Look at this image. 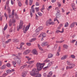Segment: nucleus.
<instances>
[{
  "instance_id": "nucleus-1",
  "label": "nucleus",
  "mask_w": 77,
  "mask_h": 77,
  "mask_svg": "<svg viewBox=\"0 0 77 77\" xmlns=\"http://www.w3.org/2000/svg\"><path fill=\"white\" fill-rule=\"evenodd\" d=\"M45 65V63H37L36 64L37 69H34L30 73V75L32 76H35L36 74L39 73V71H41L44 66Z\"/></svg>"
},
{
  "instance_id": "nucleus-2",
  "label": "nucleus",
  "mask_w": 77,
  "mask_h": 77,
  "mask_svg": "<svg viewBox=\"0 0 77 77\" xmlns=\"http://www.w3.org/2000/svg\"><path fill=\"white\" fill-rule=\"evenodd\" d=\"M15 12V10H13L12 11V15H10L9 16V18H11V17H12V20L11 19H10L9 20V26L10 27H11L12 26V23H15V19H13V18H14V12Z\"/></svg>"
},
{
  "instance_id": "nucleus-3",
  "label": "nucleus",
  "mask_w": 77,
  "mask_h": 77,
  "mask_svg": "<svg viewBox=\"0 0 77 77\" xmlns=\"http://www.w3.org/2000/svg\"><path fill=\"white\" fill-rule=\"evenodd\" d=\"M66 63L67 65L69 66H67L66 67V69H72V68H74V67L75 66V64L71 63L70 61H67Z\"/></svg>"
},
{
  "instance_id": "nucleus-4",
  "label": "nucleus",
  "mask_w": 77,
  "mask_h": 77,
  "mask_svg": "<svg viewBox=\"0 0 77 77\" xmlns=\"http://www.w3.org/2000/svg\"><path fill=\"white\" fill-rule=\"evenodd\" d=\"M23 21L21 20L20 22V24L19 26H18L17 27V31H19L20 29H21L23 28Z\"/></svg>"
},
{
  "instance_id": "nucleus-5",
  "label": "nucleus",
  "mask_w": 77,
  "mask_h": 77,
  "mask_svg": "<svg viewBox=\"0 0 77 77\" xmlns=\"http://www.w3.org/2000/svg\"><path fill=\"white\" fill-rule=\"evenodd\" d=\"M30 26V24L29 23V24L26 26V27L25 28V30H23V33H26L27 31L29 29V27Z\"/></svg>"
},
{
  "instance_id": "nucleus-6",
  "label": "nucleus",
  "mask_w": 77,
  "mask_h": 77,
  "mask_svg": "<svg viewBox=\"0 0 77 77\" xmlns=\"http://www.w3.org/2000/svg\"><path fill=\"white\" fill-rule=\"evenodd\" d=\"M30 50H27L23 52V54L24 55H27V54H28L30 53Z\"/></svg>"
},
{
  "instance_id": "nucleus-7",
  "label": "nucleus",
  "mask_w": 77,
  "mask_h": 77,
  "mask_svg": "<svg viewBox=\"0 0 77 77\" xmlns=\"http://www.w3.org/2000/svg\"><path fill=\"white\" fill-rule=\"evenodd\" d=\"M46 36V34L45 33H42L39 36H38V38H41V37H42V38H44Z\"/></svg>"
},
{
  "instance_id": "nucleus-8",
  "label": "nucleus",
  "mask_w": 77,
  "mask_h": 77,
  "mask_svg": "<svg viewBox=\"0 0 77 77\" xmlns=\"http://www.w3.org/2000/svg\"><path fill=\"white\" fill-rule=\"evenodd\" d=\"M51 19H50L49 20H48L47 21H46V25L47 26H48V25H50V23H51Z\"/></svg>"
},
{
  "instance_id": "nucleus-9",
  "label": "nucleus",
  "mask_w": 77,
  "mask_h": 77,
  "mask_svg": "<svg viewBox=\"0 0 77 77\" xmlns=\"http://www.w3.org/2000/svg\"><path fill=\"white\" fill-rule=\"evenodd\" d=\"M64 31V29H63V28H62V31H60V30H59L57 29L56 30V31H55V33H59V32L63 33Z\"/></svg>"
},
{
  "instance_id": "nucleus-10",
  "label": "nucleus",
  "mask_w": 77,
  "mask_h": 77,
  "mask_svg": "<svg viewBox=\"0 0 77 77\" xmlns=\"http://www.w3.org/2000/svg\"><path fill=\"white\" fill-rule=\"evenodd\" d=\"M15 71V70L14 69H12L11 70L8 69L6 70V72L7 74H9L10 72H13Z\"/></svg>"
},
{
  "instance_id": "nucleus-11",
  "label": "nucleus",
  "mask_w": 77,
  "mask_h": 77,
  "mask_svg": "<svg viewBox=\"0 0 77 77\" xmlns=\"http://www.w3.org/2000/svg\"><path fill=\"white\" fill-rule=\"evenodd\" d=\"M60 51V46H59V49L58 50V51L57 52V53L56 54V56H59L60 54H59V52Z\"/></svg>"
},
{
  "instance_id": "nucleus-12",
  "label": "nucleus",
  "mask_w": 77,
  "mask_h": 77,
  "mask_svg": "<svg viewBox=\"0 0 77 77\" xmlns=\"http://www.w3.org/2000/svg\"><path fill=\"white\" fill-rule=\"evenodd\" d=\"M67 57H68V55H65L61 58V60H64V59H66Z\"/></svg>"
},
{
  "instance_id": "nucleus-13",
  "label": "nucleus",
  "mask_w": 77,
  "mask_h": 77,
  "mask_svg": "<svg viewBox=\"0 0 77 77\" xmlns=\"http://www.w3.org/2000/svg\"><path fill=\"white\" fill-rule=\"evenodd\" d=\"M32 53L33 54L38 55V52H37V51L35 49H34L32 51Z\"/></svg>"
},
{
  "instance_id": "nucleus-14",
  "label": "nucleus",
  "mask_w": 77,
  "mask_h": 77,
  "mask_svg": "<svg viewBox=\"0 0 77 77\" xmlns=\"http://www.w3.org/2000/svg\"><path fill=\"white\" fill-rule=\"evenodd\" d=\"M48 45V43L47 42H43L41 44V45L42 47H44V46H45V45Z\"/></svg>"
},
{
  "instance_id": "nucleus-15",
  "label": "nucleus",
  "mask_w": 77,
  "mask_h": 77,
  "mask_svg": "<svg viewBox=\"0 0 77 77\" xmlns=\"http://www.w3.org/2000/svg\"><path fill=\"white\" fill-rule=\"evenodd\" d=\"M36 40V38H32L31 40H29V42H34Z\"/></svg>"
},
{
  "instance_id": "nucleus-16",
  "label": "nucleus",
  "mask_w": 77,
  "mask_h": 77,
  "mask_svg": "<svg viewBox=\"0 0 77 77\" xmlns=\"http://www.w3.org/2000/svg\"><path fill=\"white\" fill-rule=\"evenodd\" d=\"M75 22H73L72 24H71L70 27L71 28H72V27H74V26H75Z\"/></svg>"
},
{
  "instance_id": "nucleus-17",
  "label": "nucleus",
  "mask_w": 77,
  "mask_h": 77,
  "mask_svg": "<svg viewBox=\"0 0 77 77\" xmlns=\"http://www.w3.org/2000/svg\"><path fill=\"white\" fill-rule=\"evenodd\" d=\"M27 74V72L25 71L22 73V76L23 77H24Z\"/></svg>"
},
{
  "instance_id": "nucleus-18",
  "label": "nucleus",
  "mask_w": 77,
  "mask_h": 77,
  "mask_svg": "<svg viewBox=\"0 0 77 77\" xmlns=\"http://www.w3.org/2000/svg\"><path fill=\"white\" fill-rule=\"evenodd\" d=\"M13 41L14 42H19V40L18 39H17L14 38L13 39Z\"/></svg>"
},
{
  "instance_id": "nucleus-19",
  "label": "nucleus",
  "mask_w": 77,
  "mask_h": 77,
  "mask_svg": "<svg viewBox=\"0 0 77 77\" xmlns=\"http://www.w3.org/2000/svg\"><path fill=\"white\" fill-rule=\"evenodd\" d=\"M64 41H65V40H63L62 41H57L56 42V43H62V42H64Z\"/></svg>"
},
{
  "instance_id": "nucleus-20",
  "label": "nucleus",
  "mask_w": 77,
  "mask_h": 77,
  "mask_svg": "<svg viewBox=\"0 0 77 77\" xmlns=\"http://www.w3.org/2000/svg\"><path fill=\"white\" fill-rule=\"evenodd\" d=\"M27 66V65H24L22 66H21L20 68V69H23V68H24L25 67H26Z\"/></svg>"
},
{
  "instance_id": "nucleus-21",
  "label": "nucleus",
  "mask_w": 77,
  "mask_h": 77,
  "mask_svg": "<svg viewBox=\"0 0 77 77\" xmlns=\"http://www.w3.org/2000/svg\"><path fill=\"white\" fill-rule=\"evenodd\" d=\"M24 43L23 42H22V43H21L20 47V48H19V50H21L22 47L23 45H24Z\"/></svg>"
},
{
  "instance_id": "nucleus-22",
  "label": "nucleus",
  "mask_w": 77,
  "mask_h": 77,
  "mask_svg": "<svg viewBox=\"0 0 77 77\" xmlns=\"http://www.w3.org/2000/svg\"><path fill=\"white\" fill-rule=\"evenodd\" d=\"M26 63H29V64H31V63H34V61H28L26 62Z\"/></svg>"
},
{
  "instance_id": "nucleus-23",
  "label": "nucleus",
  "mask_w": 77,
  "mask_h": 77,
  "mask_svg": "<svg viewBox=\"0 0 77 77\" xmlns=\"http://www.w3.org/2000/svg\"><path fill=\"white\" fill-rule=\"evenodd\" d=\"M60 13H56V16L58 18H60Z\"/></svg>"
},
{
  "instance_id": "nucleus-24",
  "label": "nucleus",
  "mask_w": 77,
  "mask_h": 77,
  "mask_svg": "<svg viewBox=\"0 0 77 77\" xmlns=\"http://www.w3.org/2000/svg\"><path fill=\"white\" fill-rule=\"evenodd\" d=\"M53 55L52 54H50L48 55L49 58H51V57H53Z\"/></svg>"
},
{
  "instance_id": "nucleus-25",
  "label": "nucleus",
  "mask_w": 77,
  "mask_h": 77,
  "mask_svg": "<svg viewBox=\"0 0 77 77\" xmlns=\"http://www.w3.org/2000/svg\"><path fill=\"white\" fill-rule=\"evenodd\" d=\"M37 73L36 75L35 76V77H41V74L40 73Z\"/></svg>"
},
{
  "instance_id": "nucleus-26",
  "label": "nucleus",
  "mask_w": 77,
  "mask_h": 77,
  "mask_svg": "<svg viewBox=\"0 0 77 77\" xmlns=\"http://www.w3.org/2000/svg\"><path fill=\"white\" fill-rule=\"evenodd\" d=\"M7 28H8V24L6 23L4 28V30L5 31V30H6V29H7Z\"/></svg>"
},
{
  "instance_id": "nucleus-27",
  "label": "nucleus",
  "mask_w": 77,
  "mask_h": 77,
  "mask_svg": "<svg viewBox=\"0 0 77 77\" xmlns=\"http://www.w3.org/2000/svg\"><path fill=\"white\" fill-rule=\"evenodd\" d=\"M33 3V0H29V6H31L32 4Z\"/></svg>"
},
{
  "instance_id": "nucleus-28",
  "label": "nucleus",
  "mask_w": 77,
  "mask_h": 77,
  "mask_svg": "<svg viewBox=\"0 0 77 77\" xmlns=\"http://www.w3.org/2000/svg\"><path fill=\"white\" fill-rule=\"evenodd\" d=\"M11 39H9L7 41L5 42V44H8V43L11 42Z\"/></svg>"
},
{
  "instance_id": "nucleus-29",
  "label": "nucleus",
  "mask_w": 77,
  "mask_h": 77,
  "mask_svg": "<svg viewBox=\"0 0 77 77\" xmlns=\"http://www.w3.org/2000/svg\"><path fill=\"white\" fill-rule=\"evenodd\" d=\"M63 47L64 48H65L66 49H67V48H68V46L66 45H63Z\"/></svg>"
},
{
  "instance_id": "nucleus-30",
  "label": "nucleus",
  "mask_w": 77,
  "mask_h": 77,
  "mask_svg": "<svg viewBox=\"0 0 77 77\" xmlns=\"http://www.w3.org/2000/svg\"><path fill=\"white\" fill-rule=\"evenodd\" d=\"M69 25V23H68L66 22L65 23L64 26L65 27H68Z\"/></svg>"
},
{
  "instance_id": "nucleus-31",
  "label": "nucleus",
  "mask_w": 77,
  "mask_h": 77,
  "mask_svg": "<svg viewBox=\"0 0 77 77\" xmlns=\"http://www.w3.org/2000/svg\"><path fill=\"white\" fill-rule=\"evenodd\" d=\"M71 57L72 58V59H75V56H74V55H71L70 56V57H69V58H71Z\"/></svg>"
},
{
  "instance_id": "nucleus-32",
  "label": "nucleus",
  "mask_w": 77,
  "mask_h": 77,
  "mask_svg": "<svg viewBox=\"0 0 77 77\" xmlns=\"http://www.w3.org/2000/svg\"><path fill=\"white\" fill-rule=\"evenodd\" d=\"M25 57L27 59L28 61H29V60H31V58H29V57L26 56Z\"/></svg>"
},
{
  "instance_id": "nucleus-33",
  "label": "nucleus",
  "mask_w": 77,
  "mask_h": 77,
  "mask_svg": "<svg viewBox=\"0 0 77 77\" xmlns=\"http://www.w3.org/2000/svg\"><path fill=\"white\" fill-rule=\"evenodd\" d=\"M5 68H6V66H5V65H4L1 67V69H5Z\"/></svg>"
},
{
  "instance_id": "nucleus-34",
  "label": "nucleus",
  "mask_w": 77,
  "mask_h": 77,
  "mask_svg": "<svg viewBox=\"0 0 77 77\" xmlns=\"http://www.w3.org/2000/svg\"><path fill=\"white\" fill-rule=\"evenodd\" d=\"M57 18H58L57 17H55L54 20V21H57L58 22V23H59V21L58 20H57Z\"/></svg>"
},
{
  "instance_id": "nucleus-35",
  "label": "nucleus",
  "mask_w": 77,
  "mask_h": 77,
  "mask_svg": "<svg viewBox=\"0 0 77 77\" xmlns=\"http://www.w3.org/2000/svg\"><path fill=\"white\" fill-rule=\"evenodd\" d=\"M40 30L38 28L35 30V32H36V33H38V32H40Z\"/></svg>"
},
{
  "instance_id": "nucleus-36",
  "label": "nucleus",
  "mask_w": 77,
  "mask_h": 77,
  "mask_svg": "<svg viewBox=\"0 0 77 77\" xmlns=\"http://www.w3.org/2000/svg\"><path fill=\"white\" fill-rule=\"evenodd\" d=\"M37 14L40 17H41V16L42 15V13H41L40 12H38Z\"/></svg>"
},
{
  "instance_id": "nucleus-37",
  "label": "nucleus",
  "mask_w": 77,
  "mask_h": 77,
  "mask_svg": "<svg viewBox=\"0 0 77 77\" xmlns=\"http://www.w3.org/2000/svg\"><path fill=\"white\" fill-rule=\"evenodd\" d=\"M38 45L39 50H43V49H42V48H41V46H40V45H39V44H38Z\"/></svg>"
},
{
  "instance_id": "nucleus-38",
  "label": "nucleus",
  "mask_w": 77,
  "mask_h": 77,
  "mask_svg": "<svg viewBox=\"0 0 77 77\" xmlns=\"http://www.w3.org/2000/svg\"><path fill=\"white\" fill-rule=\"evenodd\" d=\"M9 1H10V0H8L6 2V5H7L8 7V5H9Z\"/></svg>"
},
{
  "instance_id": "nucleus-39",
  "label": "nucleus",
  "mask_w": 77,
  "mask_h": 77,
  "mask_svg": "<svg viewBox=\"0 0 77 77\" xmlns=\"http://www.w3.org/2000/svg\"><path fill=\"white\" fill-rule=\"evenodd\" d=\"M71 6L72 8H75V4L74 3H72L71 4Z\"/></svg>"
},
{
  "instance_id": "nucleus-40",
  "label": "nucleus",
  "mask_w": 77,
  "mask_h": 77,
  "mask_svg": "<svg viewBox=\"0 0 77 77\" xmlns=\"http://www.w3.org/2000/svg\"><path fill=\"white\" fill-rule=\"evenodd\" d=\"M38 29H39V30L41 31V30H42V29H43V27L42 26H40L38 28Z\"/></svg>"
},
{
  "instance_id": "nucleus-41",
  "label": "nucleus",
  "mask_w": 77,
  "mask_h": 77,
  "mask_svg": "<svg viewBox=\"0 0 77 77\" xmlns=\"http://www.w3.org/2000/svg\"><path fill=\"white\" fill-rule=\"evenodd\" d=\"M35 5L36 6H38L39 5V3L38 2H36L35 3Z\"/></svg>"
},
{
  "instance_id": "nucleus-42",
  "label": "nucleus",
  "mask_w": 77,
  "mask_h": 77,
  "mask_svg": "<svg viewBox=\"0 0 77 77\" xmlns=\"http://www.w3.org/2000/svg\"><path fill=\"white\" fill-rule=\"evenodd\" d=\"M6 66L8 67H11V64H10V63H7L6 64Z\"/></svg>"
},
{
  "instance_id": "nucleus-43",
  "label": "nucleus",
  "mask_w": 77,
  "mask_h": 77,
  "mask_svg": "<svg viewBox=\"0 0 77 77\" xmlns=\"http://www.w3.org/2000/svg\"><path fill=\"white\" fill-rule=\"evenodd\" d=\"M8 75V74L5 73L4 74H3V75H2V77H6V75Z\"/></svg>"
},
{
  "instance_id": "nucleus-44",
  "label": "nucleus",
  "mask_w": 77,
  "mask_h": 77,
  "mask_svg": "<svg viewBox=\"0 0 77 77\" xmlns=\"http://www.w3.org/2000/svg\"><path fill=\"white\" fill-rule=\"evenodd\" d=\"M50 62V60H46L44 61V63H47V62Z\"/></svg>"
},
{
  "instance_id": "nucleus-45",
  "label": "nucleus",
  "mask_w": 77,
  "mask_h": 77,
  "mask_svg": "<svg viewBox=\"0 0 77 77\" xmlns=\"http://www.w3.org/2000/svg\"><path fill=\"white\" fill-rule=\"evenodd\" d=\"M51 65H52V62H51L48 63V66H51Z\"/></svg>"
},
{
  "instance_id": "nucleus-46",
  "label": "nucleus",
  "mask_w": 77,
  "mask_h": 77,
  "mask_svg": "<svg viewBox=\"0 0 77 77\" xmlns=\"http://www.w3.org/2000/svg\"><path fill=\"white\" fill-rule=\"evenodd\" d=\"M17 63L18 65H20L21 63V60H19L17 61Z\"/></svg>"
},
{
  "instance_id": "nucleus-47",
  "label": "nucleus",
  "mask_w": 77,
  "mask_h": 77,
  "mask_svg": "<svg viewBox=\"0 0 77 77\" xmlns=\"http://www.w3.org/2000/svg\"><path fill=\"white\" fill-rule=\"evenodd\" d=\"M5 16L6 18V20H7L8 19V15L6 14V13H5Z\"/></svg>"
},
{
  "instance_id": "nucleus-48",
  "label": "nucleus",
  "mask_w": 77,
  "mask_h": 77,
  "mask_svg": "<svg viewBox=\"0 0 77 77\" xmlns=\"http://www.w3.org/2000/svg\"><path fill=\"white\" fill-rule=\"evenodd\" d=\"M26 45H28V46H30V45H31V43H30L28 42L26 43Z\"/></svg>"
},
{
  "instance_id": "nucleus-49",
  "label": "nucleus",
  "mask_w": 77,
  "mask_h": 77,
  "mask_svg": "<svg viewBox=\"0 0 77 77\" xmlns=\"http://www.w3.org/2000/svg\"><path fill=\"white\" fill-rule=\"evenodd\" d=\"M12 28H11L9 30V32H10V33H11V32H12Z\"/></svg>"
},
{
  "instance_id": "nucleus-50",
  "label": "nucleus",
  "mask_w": 77,
  "mask_h": 77,
  "mask_svg": "<svg viewBox=\"0 0 77 77\" xmlns=\"http://www.w3.org/2000/svg\"><path fill=\"white\" fill-rule=\"evenodd\" d=\"M51 24L54 25V22H51V23H50V25H51Z\"/></svg>"
},
{
  "instance_id": "nucleus-51",
  "label": "nucleus",
  "mask_w": 77,
  "mask_h": 77,
  "mask_svg": "<svg viewBox=\"0 0 77 77\" xmlns=\"http://www.w3.org/2000/svg\"><path fill=\"white\" fill-rule=\"evenodd\" d=\"M18 4L19 6H21L22 5H21V2H18Z\"/></svg>"
},
{
  "instance_id": "nucleus-52",
  "label": "nucleus",
  "mask_w": 77,
  "mask_h": 77,
  "mask_svg": "<svg viewBox=\"0 0 77 77\" xmlns=\"http://www.w3.org/2000/svg\"><path fill=\"white\" fill-rule=\"evenodd\" d=\"M8 13L9 14L11 13V10L10 9V8H8Z\"/></svg>"
},
{
  "instance_id": "nucleus-53",
  "label": "nucleus",
  "mask_w": 77,
  "mask_h": 77,
  "mask_svg": "<svg viewBox=\"0 0 77 77\" xmlns=\"http://www.w3.org/2000/svg\"><path fill=\"white\" fill-rule=\"evenodd\" d=\"M35 9L36 10V12H38V11H39V8H35Z\"/></svg>"
},
{
  "instance_id": "nucleus-54",
  "label": "nucleus",
  "mask_w": 77,
  "mask_h": 77,
  "mask_svg": "<svg viewBox=\"0 0 77 77\" xmlns=\"http://www.w3.org/2000/svg\"><path fill=\"white\" fill-rule=\"evenodd\" d=\"M9 36H10V35H6V37L7 39H8V38H9Z\"/></svg>"
},
{
  "instance_id": "nucleus-55",
  "label": "nucleus",
  "mask_w": 77,
  "mask_h": 77,
  "mask_svg": "<svg viewBox=\"0 0 77 77\" xmlns=\"http://www.w3.org/2000/svg\"><path fill=\"white\" fill-rule=\"evenodd\" d=\"M13 56H15L16 57H17V59H20V58L18 57V56H15V55L14 54H13Z\"/></svg>"
},
{
  "instance_id": "nucleus-56",
  "label": "nucleus",
  "mask_w": 77,
  "mask_h": 77,
  "mask_svg": "<svg viewBox=\"0 0 77 77\" xmlns=\"http://www.w3.org/2000/svg\"><path fill=\"white\" fill-rule=\"evenodd\" d=\"M11 5H14V1H13L12 0H11Z\"/></svg>"
},
{
  "instance_id": "nucleus-57",
  "label": "nucleus",
  "mask_w": 77,
  "mask_h": 77,
  "mask_svg": "<svg viewBox=\"0 0 77 77\" xmlns=\"http://www.w3.org/2000/svg\"><path fill=\"white\" fill-rule=\"evenodd\" d=\"M13 65H16V62L15 61L12 62Z\"/></svg>"
},
{
  "instance_id": "nucleus-58",
  "label": "nucleus",
  "mask_w": 77,
  "mask_h": 77,
  "mask_svg": "<svg viewBox=\"0 0 77 77\" xmlns=\"http://www.w3.org/2000/svg\"><path fill=\"white\" fill-rule=\"evenodd\" d=\"M26 3L27 5H28V0H26Z\"/></svg>"
},
{
  "instance_id": "nucleus-59",
  "label": "nucleus",
  "mask_w": 77,
  "mask_h": 77,
  "mask_svg": "<svg viewBox=\"0 0 77 77\" xmlns=\"http://www.w3.org/2000/svg\"><path fill=\"white\" fill-rule=\"evenodd\" d=\"M76 41V40H72V43H74V42H75Z\"/></svg>"
},
{
  "instance_id": "nucleus-60",
  "label": "nucleus",
  "mask_w": 77,
  "mask_h": 77,
  "mask_svg": "<svg viewBox=\"0 0 77 77\" xmlns=\"http://www.w3.org/2000/svg\"><path fill=\"white\" fill-rule=\"evenodd\" d=\"M57 14H60V11L59 10H57Z\"/></svg>"
},
{
  "instance_id": "nucleus-61",
  "label": "nucleus",
  "mask_w": 77,
  "mask_h": 77,
  "mask_svg": "<svg viewBox=\"0 0 77 77\" xmlns=\"http://www.w3.org/2000/svg\"><path fill=\"white\" fill-rule=\"evenodd\" d=\"M57 5L59 7H60V6H61V4H60L58 3L57 4Z\"/></svg>"
},
{
  "instance_id": "nucleus-62",
  "label": "nucleus",
  "mask_w": 77,
  "mask_h": 77,
  "mask_svg": "<svg viewBox=\"0 0 77 77\" xmlns=\"http://www.w3.org/2000/svg\"><path fill=\"white\" fill-rule=\"evenodd\" d=\"M43 75L44 77H46V76L47 75V74H46V73H44L43 74Z\"/></svg>"
},
{
  "instance_id": "nucleus-63",
  "label": "nucleus",
  "mask_w": 77,
  "mask_h": 77,
  "mask_svg": "<svg viewBox=\"0 0 77 77\" xmlns=\"http://www.w3.org/2000/svg\"><path fill=\"white\" fill-rule=\"evenodd\" d=\"M31 10H32V12L33 13H34V12H35V9H34V8L31 9Z\"/></svg>"
},
{
  "instance_id": "nucleus-64",
  "label": "nucleus",
  "mask_w": 77,
  "mask_h": 77,
  "mask_svg": "<svg viewBox=\"0 0 77 77\" xmlns=\"http://www.w3.org/2000/svg\"><path fill=\"white\" fill-rule=\"evenodd\" d=\"M34 6H35V5H32L31 7V9H34V8H33Z\"/></svg>"
}]
</instances>
